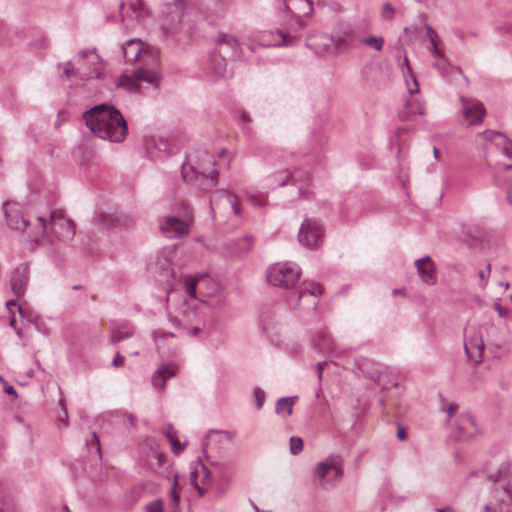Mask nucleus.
<instances>
[{"label":"nucleus","instance_id":"f257e3e1","mask_svg":"<svg viewBox=\"0 0 512 512\" xmlns=\"http://www.w3.org/2000/svg\"><path fill=\"white\" fill-rule=\"evenodd\" d=\"M89 130L101 139L120 143L127 135V123L121 112L108 104L97 105L83 115Z\"/></svg>","mask_w":512,"mask_h":512},{"label":"nucleus","instance_id":"f03ea898","mask_svg":"<svg viewBox=\"0 0 512 512\" xmlns=\"http://www.w3.org/2000/svg\"><path fill=\"white\" fill-rule=\"evenodd\" d=\"M485 153L486 163L495 171L512 167V142L502 133L485 130L476 137Z\"/></svg>","mask_w":512,"mask_h":512},{"label":"nucleus","instance_id":"7ed1b4c3","mask_svg":"<svg viewBox=\"0 0 512 512\" xmlns=\"http://www.w3.org/2000/svg\"><path fill=\"white\" fill-rule=\"evenodd\" d=\"M182 177L185 182L193 184L201 191H211L218 183V171L213 155L201 151L196 157L195 164H183Z\"/></svg>","mask_w":512,"mask_h":512},{"label":"nucleus","instance_id":"20e7f679","mask_svg":"<svg viewBox=\"0 0 512 512\" xmlns=\"http://www.w3.org/2000/svg\"><path fill=\"white\" fill-rule=\"evenodd\" d=\"M175 215L162 216L158 219V228L162 236L168 239H182L189 235L193 223V211L185 203L175 208Z\"/></svg>","mask_w":512,"mask_h":512},{"label":"nucleus","instance_id":"39448f33","mask_svg":"<svg viewBox=\"0 0 512 512\" xmlns=\"http://www.w3.org/2000/svg\"><path fill=\"white\" fill-rule=\"evenodd\" d=\"M343 477V459L339 454L329 455L317 463L314 469L313 480L324 490L335 488Z\"/></svg>","mask_w":512,"mask_h":512},{"label":"nucleus","instance_id":"423d86ee","mask_svg":"<svg viewBox=\"0 0 512 512\" xmlns=\"http://www.w3.org/2000/svg\"><path fill=\"white\" fill-rule=\"evenodd\" d=\"M497 485L495 499L498 502L494 512H512V468L508 463H503L498 469L495 478L490 476ZM486 512H492L489 505L485 506Z\"/></svg>","mask_w":512,"mask_h":512},{"label":"nucleus","instance_id":"0eeeda50","mask_svg":"<svg viewBox=\"0 0 512 512\" xmlns=\"http://www.w3.org/2000/svg\"><path fill=\"white\" fill-rule=\"evenodd\" d=\"M187 14L185 0H173L165 2L161 6V29L166 35L178 33L182 28L184 16Z\"/></svg>","mask_w":512,"mask_h":512},{"label":"nucleus","instance_id":"6e6552de","mask_svg":"<svg viewBox=\"0 0 512 512\" xmlns=\"http://www.w3.org/2000/svg\"><path fill=\"white\" fill-rule=\"evenodd\" d=\"M300 278V270L292 263H275L267 272V280L271 285L289 289L293 288Z\"/></svg>","mask_w":512,"mask_h":512},{"label":"nucleus","instance_id":"1a4fd4ad","mask_svg":"<svg viewBox=\"0 0 512 512\" xmlns=\"http://www.w3.org/2000/svg\"><path fill=\"white\" fill-rule=\"evenodd\" d=\"M161 81V75L155 71L139 68L132 76L123 75L117 82V87L125 88L134 93H141V84L147 83L157 89Z\"/></svg>","mask_w":512,"mask_h":512},{"label":"nucleus","instance_id":"9d476101","mask_svg":"<svg viewBox=\"0 0 512 512\" xmlns=\"http://www.w3.org/2000/svg\"><path fill=\"white\" fill-rule=\"evenodd\" d=\"M483 330H486V327H477L474 325H470L465 329V352L474 362H481L483 357Z\"/></svg>","mask_w":512,"mask_h":512},{"label":"nucleus","instance_id":"9b49d317","mask_svg":"<svg viewBox=\"0 0 512 512\" xmlns=\"http://www.w3.org/2000/svg\"><path fill=\"white\" fill-rule=\"evenodd\" d=\"M323 235L324 230L321 223L305 218L299 229L298 241L309 249H316L321 245Z\"/></svg>","mask_w":512,"mask_h":512},{"label":"nucleus","instance_id":"f8f14e48","mask_svg":"<svg viewBox=\"0 0 512 512\" xmlns=\"http://www.w3.org/2000/svg\"><path fill=\"white\" fill-rule=\"evenodd\" d=\"M356 40V30L349 24L341 25L324 49L329 53L345 51L352 48Z\"/></svg>","mask_w":512,"mask_h":512},{"label":"nucleus","instance_id":"ddd939ff","mask_svg":"<svg viewBox=\"0 0 512 512\" xmlns=\"http://www.w3.org/2000/svg\"><path fill=\"white\" fill-rule=\"evenodd\" d=\"M210 209L213 215L222 210H230L234 215H240L241 213L238 196L226 190L218 191L210 199Z\"/></svg>","mask_w":512,"mask_h":512},{"label":"nucleus","instance_id":"4468645a","mask_svg":"<svg viewBox=\"0 0 512 512\" xmlns=\"http://www.w3.org/2000/svg\"><path fill=\"white\" fill-rule=\"evenodd\" d=\"M463 124L466 126L477 125L483 122L486 110L484 105L476 100L461 97Z\"/></svg>","mask_w":512,"mask_h":512},{"label":"nucleus","instance_id":"2eb2a0df","mask_svg":"<svg viewBox=\"0 0 512 512\" xmlns=\"http://www.w3.org/2000/svg\"><path fill=\"white\" fill-rule=\"evenodd\" d=\"M29 274L30 269L26 263H21L12 270L10 289L16 298H20L25 294L29 283Z\"/></svg>","mask_w":512,"mask_h":512},{"label":"nucleus","instance_id":"dca6fc26","mask_svg":"<svg viewBox=\"0 0 512 512\" xmlns=\"http://www.w3.org/2000/svg\"><path fill=\"white\" fill-rule=\"evenodd\" d=\"M190 480L194 488L203 495L206 488L203 486H209L212 483L211 471L201 462L196 461L191 466Z\"/></svg>","mask_w":512,"mask_h":512},{"label":"nucleus","instance_id":"f3484780","mask_svg":"<svg viewBox=\"0 0 512 512\" xmlns=\"http://www.w3.org/2000/svg\"><path fill=\"white\" fill-rule=\"evenodd\" d=\"M51 228L54 235L63 241H70L75 235V224L63 215H51Z\"/></svg>","mask_w":512,"mask_h":512},{"label":"nucleus","instance_id":"a211bd4d","mask_svg":"<svg viewBox=\"0 0 512 512\" xmlns=\"http://www.w3.org/2000/svg\"><path fill=\"white\" fill-rule=\"evenodd\" d=\"M456 440L465 441L473 437L477 432L474 418L470 413L460 414L455 423Z\"/></svg>","mask_w":512,"mask_h":512},{"label":"nucleus","instance_id":"6ab92c4d","mask_svg":"<svg viewBox=\"0 0 512 512\" xmlns=\"http://www.w3.org/2000/svg\"><path fill=\"white\" fill-rule=\"evenodd\" d=\"M22 228L20 232L27 237L29 241L38 242L44 237L47 229L46 220L38 217L35 223H31L27 219H21Z\"/></svg>","mask_w":512,"mask_h":512},{"label":"nucleus","instance_id":"aec40b11","mask_svg":"<svg viewBox=\"0 0 512 512\" xmlns=\"http://www.w3.org/2000/svg\"><path fill=\"white\" fill-rule=\"evenodd\" d=\"M414 265L424 283L434 285L437 282L435 265L430 256L417 259Z\"/></svg>","mask_w":512,"mask_h":512},{"label":"nucleus","instance_id":"412c9836","mask_svg":"<svg viewBox=\"0 0 512 512\" xmlns=\"http://www.w3.org/2000/svg\"><path fill=\"white\" fill-rule=\"evenodd\" d=\"M228 66L227 58L223 56V52H219L218 49L215 48L210 56L212 73L219 78H230L232 76V70Z\"/></svg>","mask_w":512,"mask_h":512},{"label":"nucleus","instance_id":"4be33fe9","mask_svg":"<svg viewBox=\"0 0 512 512\" xmlns=\"http://www.w3.org/2000/svg\"><path fill=\"white\" fill-rule=\"evenodd\" d=\"M216 49L223 52L228 57H237L240 55L239 42L230 34H221L216 40Z\"/></svg>","mask_w":512,"mask_h":512},{"label":"nucleus","instance_id":"5701e85b","mask_svg":"<svg viewBox=\"0 0 512 512\" xmlns=\"http://www.w3.org/2000/svg\"><path fill=\"white\" fill-rule=\"evenodd\" d=\"M177 365L174 363H165L158 367L152 376V384L155 388L162 389L165 387V381L173 377L177 372Z\"/></svg>","mask_w":512,"mask_h":512},{"label":"nucleus","instance_id":"b1692460","mask_svg":"<svg viewBox=\"0 0 512 512\" xmlns=\"http://www.w3.org/2000/svg\"><path fill=\"white\" fill-rule=\"evenodd\" d=\"M146 446L148 447L149 452L146 457L143 458V461L150 469L156 471L163 465L165 456L163 453L158 451V446L154 441L148 440L146 442Z\"/></svg>","mask_w":512,"mask_h":512},{"label":"nucleus","instance_id":"393cba45","mask_svg":"<svg viewBox=\"0 0 512 512\" xmlns=\"http://www.w3.org/2000/svg\"><path fill=\"white\" fill-rule=\"evenodd\" d=\"M120 13L122 20H124L126 17L138 20L144 14L148 13V11L142 0H131L128 6L125 3L120 4Z\"/></svg>","mask_w":512,"mask_h":512},{"label":"nucleus","instance_id":"a878e982","mask_svg":"<svg viewBox=\"0 0 512 512\" xmlns=\"http://www.w3.org/2000/svg\"><path fill=\"white\" fill-rule=\"evenodd\" d=\"M7 225L14 230L20 231L22 228L21 219H25L19 210L18 204L5 202L3 205Z\"/></svg>","mask_w":512,"mask_h":512},{"label":"nucleus","instance_id":"bb28decb","mask_svg":"<svg viewBox=\"0 0 512 512\" xmlns=\"http://www.w3.org/2000/svg\"><path fill=\"white\" fill-rule=\"evenodd\" d=\"M358 368L375 383L380 382L381 375L383 373V367L379 363H375L369 359L363 358L358 362Z\"/></svg>","mask_w":512,"mask_h":512},{"label":"nucleus","instance_id":"cd10ccee","mask_svg":"<svg viewBox=\"0 0 512 512\" xmlns=\"http://www.w3.org/2000/svg\"><path fill=\"white\" fill-rule=\"evenodd\" d=\"M92 57L91 63L93 65V68L91 71L85 76L81 77V79H91V78H100L102 74L103 64L101 62L100 57L95 53V50H82L79 53V56L84 59L88 56Z\"/></svg>","mask_w":512,"mask_h":512},{"label":"nucleus","instance_id":"c85d7f7f","mask_svg":"<svg viewBox=\"0 0 512 512\" xmlns=\"http://www.w3.org/2000/svg\"><path fill=\"white\" fill-rule=\"evenodd\" d=\"M322 294L321 287L316 283L309 284L308 287L302 289L298 296V301H306L308 298L307 305L315 308L318 304V297Z\"/></svg>","mask_w":512,"mask_h":512},{"label":"nucleus","instance_id":"c756f323","mask_svg":"<svg viewBox=\"0 0 512 512\" xmlns=\"http://www.w3.org/2000/svg\"><path fill=\"white\" fill-rule=\"evenodd\" d=\"M142 52V43L139 40L131 39L123 47V57L126 63H134Z\"/></svg>","mask_w":512,"mask_h":512},{"label":"nucleus","instance_id":"7c9ffc66","mask_svg":"<svg viewBox=\"0 0 512 512\" xmlns=\"http://www.w3.org/2000/svg\"><path fill=\"white\" fill-rule=\"evenodd\" d=\"M313 342L314 347L323 353H334L336 350V344L327 332H321Z\"/></svg>","mask_w":512,"mask_h":512},{"label":"nucleus","instance_id":"2f4dec72","mask_svg":"<svg viewBox=\"0 0 512 512\" xmlns=\"http://www.w3.org/2000/svg\"><path fill=\"white\" fill-rule=\"evenodd\" d=\"M173 254H174V250L171 248L163 249L158 254L157 265L161 268L162 271L165 272L166 275L173 273V268H172Z\"/></svg>","mask_w":512,"mask_h":512},{"label":"nucleus","instance_id":"473e14b6","mask_svg":"<svg viewBox=\"0 0 512 512\" xmlns=\"http://www.w3.org/2000/svg\"><path fill=\"white\" fill-rule=\"evenodd\" d=\"M296 398L297 397H282L278 399L275 405L276 413L284 417L291 415Z\"/></svg>","mask_w":512,"mask_h":512},{"label":"nucleus","instance_id":"72a5a7b5","mask_svg":"<svg viewBox=\"0 0 512 512\" xmlns=\"http://www.w3.org/2000/svg\"><path fill=\"white\" fill-rule=\"evenodd\" d=\"M425 114L424 104L417 100H410L406 103V111L403 113L402 117L405 120H409L410 115H423Z\"/></svg>","mask_w":512,"mask_h":512},{"label":"nucleus","instance_id":"f704fd0d","mask_svg":"<svg viewBox=\"0 0 512 512\" xmlns=\"http://www.w3.org/2000/svg\"><path fill=\"white\" fill-rule=\"evenodd\" d=\"M404 61H405L406 69H407V72L406 73L404 72V76H405L406 84H407V87H408V91H409L410 94L417 93L418 90H419V86H418V82L416 80V77L412 73V70H411V67H410L408 59L405 58Z\"/></svg>","mask_w":512,"mask_h":512},{"label":"nucleus","instance_id":"c9c22d12","mask_svg":"<svg viewBox=\"0 0 512 512\" xmlns=\"http://www.w3.org/2000/svg\"><path fill=\"white\" fill-rule=\"evenodd\" d=\"M133 331L131 328L127 326H121L111 333V341L113 343H118L123 339L129 338L132 335Z\"/></svg>","mask_w":512,"mask_h":512},{"label":"nucleus","instance_id":"e433bc0d","mask_svg":"<svg viewBox=\"0 0 512 512\" xmlns=\"http://www.w3.org/2000/svg\"><path fill=\"white\" fill-rule=\"evenodd\" d=\"M199 282L197 277L190 276L185 280V291L190 298L196 297V287Z\"/></svg>","mask_w":512,"mask_h":512},{"label":"nucleus","instance_id":"4c0bfd02","mask_svg":"<svg viewBox=\"0 0 512 512\" xmlns=\"http://www.w3.org/2000/svg\"><path fill=\"white\" fill-rule=\"evenodd\" d=\"M395 14H396V10L389 2H385L382 5L381 11H380V16L383 20L391 21L395 17Z\"/></svg>","mask_w":512,"mask_h":512},{"label":"nucleus","instance_id":"58836bf2","mask_svg":"<svg viewBox=\"0 0 512 512\" xmlns=\"http://www.w3.org/2000/svg\"><path fill=\"white\" fill-rule=\"evenodd\" d=\"M291 173L287 170H284V171H281V172H278V173H275L273 176H272V179L274 181V183L278 186H284L286 185L289 180L291 179Z\"/></svg>","mask_w":512,"mask_h":512},{"label":"nucleus","instance_id":"ea45409f","mask_svg":"<svg viewBox=\"0 0 512 512\" xmlns=\"http://www.w3.org/2000/svg\"><path fill=\"white\" fill-rule=\"evenodd\" d=\"M362 42L365 45L373 47L375 50L380 51L384 44L383 37H375V36H369L367 38H364Z\"/></svg>","mask_w":512,"mask_h":512},{"label":"nucleus","instance_id":"a19ab883","mask_svg":"<svg viewBox=\"0 0 512 512\" xmlns=\"http://www.w3.org/2000/svg\"><path fill=\"white\" fill-rule=\"evenodd\" d=\"M289 449L292 455H297L303 449V441L299 437H291L289 441Z\"/></svg>","mask_w":512,"mask_h":512},{"label":"nucleus","instance_id":"79ce46f5","mask_svg":"<svg viewBox=\"0 0 512 512\" xmlns=\"http://www.w3.org/2000/svg\"><path fill=\"white\" fill-rule=\"evenodd\" d=\"M277 35L280 39L277 42H275L274 45H291L294 43L296 38L300 37L297 35L291 36L290 33H282L280 31L277 32Z\"/></svg>","mask_w":512,"mask_h":512},{"label":"nucleus","instance_id":"37998d69","mask_svg":"<svg viewBox=\"0 0 512 512\" xmlns=\"http://www.w3.org/2000/svg\"><path fill=\"white\" fill-rule=\"evenodd\" d=\"M214 473H217L219 477L223 480L228 478L227 471L229 468V464L227 462L224 463H213Z\"/></svg>","mask_w":512,"mask_h":512},{"label":"nucleus","instance_id":"c03bdc74","mask_svg":"<svg viewBox=\"0 0 512 512\" xmlns=\"http://www.w3.org/2000/svg\"><path fill=\"white\" fill-rule=\"evenodd\" d=\"M213 13L215 15L223 14L229 5V0H212Z\"/></svg>","mask_w":512,"mask_h":512},{"label":"nucleus","instance_id":"a18cd8bd","mask_svg":"<svg viewBox=\"0 0 512 512\" xmlns=\"http://www.w3.org/2000/svg\"><path fill=\"white\" fill-rule=\"evenodd\" d=\"M176 486H177V483L175 481L173 487L171 488V490L169 492V495L171 498V508H172L173 512H176V510L178 509V506H179V493L177 492Z\"/></svg>","mask_w":512,"mask_h":512},{"label":"nucleus","instance_id":"49530a36","mask_svg":"<svg viewBox=\"0 0 512 512\" xmlns=\"http://www.w3.org/2000/svg\"><path fill=\"white\" fill-rule=\"evenodd\" d=\"M265 400V392L260 388L254 389V401L256 409H261Z\"/></svg>","mask_w":512,"mask_h":512},{"label":"nucleus","instance_id":"de8ad7c7","mask_svg":"<svg viewBox=\"0 0 512 512\" xmlns=\"http://www.w3.org/2000/svg\"><path fill=\"white\" fill-rule=\"evenodd\" d=\"M171 447H172V451L178 455L180 454L184 448H185V445H181V443L178 441L177 439V434L175 436L172 437V441H169Z\"/></svg>","mask_w":512,"mask_h":512},{"label":"nucleus","instance_id":"09e8293b","mask_svg":"<svg viewBox=\"0 0 512 512\" xmlns=\"http://www.w3.org/2000/svg\"><path fill=\"white\" fill-rule=\"evenodd\" d=\"M428 50L437 58L443 57V52L438 47V41H432L429 43Z\"/></svg>","mask_w":512,"mask_h":512},{"label":"nucleus","instance_id":"8fccbe9b","mask_svg":"<svg viewBox=\"0 0 512 512\" xmlns=\"http://www.w3.org/2000/svg\"><path fill=\"white\" fill-rule=\"evenodd\" d=\"M425 27H426L425 39H427L429 41V43L432 41H438L439 38H438L437 33L434 31V29L430 25H426Z\"/></svg>","mask_w":512,"mask_h":512},{"label":"nucleus","instance_id":"3c124183","mask_svg":"<svg viewBox=\"0 0 512 512\" xmlns=\"http://www.w3.org/2000/svg\"><path fill=\"white\" fill-rule=\"evenodd\" d=\"M486 268H487V271L481 270L478 273V276H479V278L481 280V283H480L481 287H485L486 286V282H487V279L489 277L490 270H491L490 264H488Z\"/></svg>","mask_w":512,"mask_h":512},{"label":"nucleus","instance_id":"603ef678","mask_svg":"<svg viewBox=\"0 0 512 512\" xmlns=\"http://www.w3.org/2000/svg\"><path fill=\"white\" fill-rule=\"evenodd\" d=\"M148 512H162L163 506L160 501H154L147 505Z\"/></svg>","mask_w":512,"mask_h":512},{"label":"nucleus","instance_id":"864d4df0","mask_svg":"<svg viewBox=\"0 0 512 512\" xmlns=\"http://www.w3.org/2000/svg\"><path fill=\"white\" fill-rule=\"evenodd\" d=\"M153 338L157 341L158 339H164L166 337H174L172 332H164L162 330H156L152 333Z\"/></svg>","mask_w":512,"mask_h":512},{"label":"nucleus","instance_id":"5fc2aeb1","mask_svg":"<svg viewBox=\"0 0 512 512\" xmlns=\"http://www.w3.org/2000/svg\"><path fill=\"white\" fill-rule=\"evenodd\" d=\"M457 408H458L457 404H455V403H450L449 404V406L446 409V413L448 415L447 422H449L451 420L453 415L456 413Z\"/></svg>","mask_w":512,"mask_h":512},{"label":"nucleus","instance_id":"6e6d98bb","mask_svg":"<svg viewBox=\"0 0 512 512\" xmlns=\"http://www.w3.org/2000/svg\"><path fill=\"white\" fill-rule=\"evenodd\" d=\"M250 201L253 205L259 206V207L266 204V200L264 197H258V196H254V195L250 196Z\"/></svg>","mask_w":512,"mask_h":512},{"label":"nucleus","instance_id":"4d7b16f0","mask_svg":"<svg viewBox=\"0 0 512 512\" xmlns=\"http://www.w3.org/2000/svg\"><path fill=\"white\" fill-rule=\"evenodd\" d=\"M64 73H65V75H66L67 77H71V76H73V75L78 74V70L74 68V66L71 64V62H69V63L67 64V67H66V69H65Z\"/></svg>","mask_w":512,"mask_h":512},{"label":"nucleus","instance_id":"13d9d810","mask_svg":"<svg viewBox=\"0 0 512 512\" xmlns=\"http://www.w3.org/2000/svg\"><path fill=\"white\" fill-rule=\"evenodd\" d=\"M239 119L243 124H248L251 122L250 115L246 111H241L239 113Z\"/></svg>","mask_w":512,"mask_h":512},{"label":"nucleus","instance_id":"bf43d9fd","mask_svg":"<svg viewBox=\"0 0 512 512\" xmlns=\"http://www.w3.org/2000/svg\"><path fill=\"white\" fill-rule=\"evenodd\" d=\"M495 310L498 312L499 316L506 317L508 315V310L503 308L499 303H495Z\"/></svg>","mask_w":512,"mask_h":512},{"label":"nucleus","instance_id":"052dcab7","mask_svg":"<svg viewBox=\"0 0 512 512\" xmlns=\"http://www.w3.org/2000/svg\"><path fill=\"white\" fill-rule=\"evenodd\" d=\"M177 432L172 427V425H169L165 431V436L167 437L168 441H172V437L175 436Z\"/></svg>","mask_w":512,"mask_h":512},{"label":"nucleus","instance_id":"680f3d73","mask_svg":"<svg viewBox=\"0 0 512 512\" xmlns=\"http://www.w3.org/2000/svg\"><path fill=\"white\" fill-rule=\"evenodd\" d=\"M113 365L118 367L124 363V357L118 352L113 359Z\"/></svg>","mask_w":512,"mask_h":512},{"label":"nucleus","instance_id":"e2e57ef3","mask_svg":"<svg viewBox=\"0 0 512 512\" xmlns=\"http://www.w3.org/2000/svg\"><path fill=\"white\" fill-rule=\"evenodd\" d=\"M4 384H5V385H4V392H5V393H7V394H9V395H12V396H14V397H17V392H16V390L14 389V387H13V386H11V385H8V384H6V383H4Z\"/></svg>","mask_w":512,"mask_h":512},{"label":"nucleus","instance_id":"0e129e2a","mask_svg":"<svg viewBox=\"0 0 512 512\" xmlns=\"http://www.w3.org/2000/svg\"><path fill=\"white\" fill-rule=\"evenodd\" d=\"M397 437L400 439V440H405L407 438V432L405 431L404 428L400 427L397 431Z\"/></svg>","mask_w":512,"mask_h":512},{"label":"nucleus","instance_id":"69168bd1","mask_svg":"<svg viewBox=\"0 0 512 512\" xmlns=\"http://www.w3.org/2000/svg\"><path fill=\"white\" fill-rule=\"evenodd\" d=\"M97 220L98 222H100L101 224H104V225H110V220L107 216L105 215H100L97 217Z\"/></svg>","mask_w":512,"mask_h":512},{"label":"nucleus","instance_id":"338daca9","mask_svg":"<svg viewBox=\"0 0 512 512\" xmlns=\"http://www.w3.org/2000/svg\"><path fill=\"white\" fill-rule=\"evenodd\" d=\"M18 299H19V298H16V297H15L14 299H11V300L7 301V302H6V307H7L9 310H11V308H12V307L17 306V300H18Z\"/></svg>","mask_w":512,"mask_h":512},{"label":"nucleus","instance_id":"774afa93","mask_svg":"<svg viewBox=\"0 0 512 512\" xmlns=\"http://www.w3.org/2000/svg\"><path fill=\"white\" fill-rule=\"evenodd\" d=\"M316 371H317V374H318V378L321 379L322 377V372H323V364L321 362H319L317 365H316Z\"/></svg>","mask_w":512,"mask_h":512}]
</instances>
